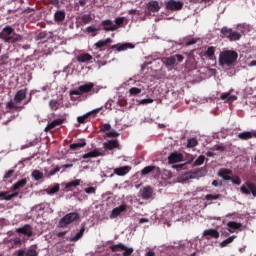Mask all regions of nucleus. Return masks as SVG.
Wrapping results in <instances>:
<instances>
[{
	"label": "nucleus",
	"mask_w": 256,
	"mask_h": 256,
	"mask_svg": "<svg viewBox=\"0 0 256 256\" xmlns=\"http://www.w3.org/2000/svg\"><path fill=\"white\" fill-rule=\"evenodd\" d=\"M239 54L235 50H224L220 53L218 63L220 67H235Z\"/></svg>",
	"instance_id": "obj_1"
},
{
	"label": "nucleus",
	"mask_w": 256,
	"mask_h": 256,
	"mask_svg": "<svg viewBox=\"0 0 256 256\" xmlns=\"http://www.w3.org/2000/svg\"><path fill=\"white\" fill-rule=\"evenodd\" d=\"M125 23V17H118L114 20H103L101 22V26L103 27L104 31H117L118 29H121V25Z\"/></svg>",
	"instance_id": "obj_2"
},
{
	"label": "nucleus",
	"mask_w": 256,
	"mask_h": 256,
	"mask_svg": "<svg viewBox=\"0 0 256 256\" xmlns=\"http://www.w3.org/2000/svg\"><path fill=\"white\" fill-rule=\"evenodd\" d=\"M77 219H79L78 213L71 212L69 214H66L63 218L60 219L59 227L65 229L67 225H71V223H73V221H77Z\"/></svg>",
	"instance_id": "obj_3"
},
{
	"label": "nucleus",
	"mask_w": 256,
	"mask_h": 256,
	"mask_svg": "<svg viewBox=\"0 0 256 256\" xmlns=\"http://www.w3.org/2000/svg\"><path fill=\"white\" fill-rule=\"evenodd\" d=\"M221 34L224 37H227L229 41H239V39H241V33L233 31V29L231 28L223 27L221 29Z\"/></svg>",
	"instance_id": "obj_4"
},
{
	"label": "nucleus",
	"mask_w": 256,
	"mask_h": 256,
	"mask_svg": "<svg viewBox=\"0 0 256 256\" xmlns=\"http://www.w3.org/2000/svg\"><path fill=\"white\" fill-rule=\"evenodd\" d=\"M111 251L113 253H122L124 256H129L133 254V248L125 246L123 243H119L111 246Z\"/></svg>",
	"instance_id": "obj_5"
},
{
	"label": "nucleus",
	"mask_w": 256,
	"mask_h": 256,
	"mask_svg": "<svg viewBox=\"0 0 256 256\" xmlns=\"http://www.w3.org/2000/svg\"><path fill=\"white\" fill-rule=\"evenodd\" d=\"M241 193L244 195H253L256 197V184L253 182H246L244 185L240 187Z\"/></svg>",
	"instance_id": "obj_6"
},
{
	"label": "nucleus",
	"mask_w": 256,
	"mask_h": 256,
	"mask_svg": "<svg viewBox=\"0 0 256 256\" xmlns=\"http://www.w3.org/2000/svg\"><path fill=\"white\" fill-rule=\"evenodd\" d=\"M207 175L206 169H200L190 174H186L182 177L183 181H187L189 179H201V177H205Z\"/></svg>",
	"instance_id": "obj_7"
},
{
	"label": "nucleus",
	"mask_w": 256,
	"mask_h": 256,
	"mask_svg": "<svg viewBox=\"0 0 256 256\" xmlns=\"http://www.w3.org/2000/svg\"><path fill=\"white\" fill-rule=\"evenodd\" d=\"M166 9L168 11H181V9H183V2L169 0L166 2Z\"/></svg>",
	"instance_id": "obj_8"
},
{
	"label": "nucleus",
	"mask_w": 256,
	"mask_h": 256,
	"mask_svg": "<svg viewBox=\"0 0 256 256\" xmlns=\"http://www.w3.org/2000/svg\"><path fill=\"white\" fill-rule=\"evenodd\" d=\"M15 33V29H13V27L11 26H6L2 29V31L0 32V39H3V41H5V43H7V41H9L10 37Z\"/></svg>",
	"instance_id": "obj_9"
},
{
	"label": "nucleus",
	"mask_w": 256,
	"mask_h": 256,
	"mask_svg": "<svg viewBox=\"0 0 256 256\" xmlns=\"http://www.w3.org/2000/svg\"><path fill=\"white\" fill-rule=\"evenodd\" d=\"M16 233H21L22 235H26V237H33V228L29 224H25L24 226L17 228Z\"/></svg>",
	"instance_id": "obj_10"
},
{
	"label": "nucleus",
	"mask_w": 256,
	"mask_h": 256,
	"mask_svg": "<svg viewBox=\"0 0 256 256\" xmlns=\"http://www.w3.org/2000/svg\"><path fill=\"white\" fill-rule=\"evenodd\" d=\"M183 161V154L181 153H171L168 157V163L173 164V163H181Z\"/></svg>",
	"instance_id": "obj_11"
},
{
	"label": "nucleus",
	"mask_w": 256,
	"mask_h": 256,
	"mask_svg": "<svg viewBox=\"0 0 256 256\" xmlns=\"http://www.w3.org/2000/svg\"><path fill=\"white\" fill-rule=\"evenodd\" d=\"M231 173L232 171L227 169V168H221L217 175L218 177H221L222 179H224V181H229L231 179Z\"/></svg>",
	"instance_id": "obj_12"
},
{
	"label": "nucleus",
	"mask_w": 256,
	"mask_h": 256,
	"mask_svg": "<svg viewBox=\"0 0 256 256\" xmlns=\"http://www.w3.org/2000/svg\"><path fill=\"white\" fill-rule=\"evenodd\" d=\"M19 195V192L9 193V192H0V200L1 201H11V199L17 197Z\"/></svg>",
	"instance_id": "obj_13"
},
{
	"label": "nucleus",
	"mask_w": 256,
	"mask_h": 256,
	"mask_svg": "<svg viewBox=\"0 0 256 256\" xmlns=\"http://www.w3.org/2000/svg\"><path fill=\"white\" fill-rule=\"evenodd\" d=\"M238 137L242 141H247V139H253V137L256 138V131H245L238 134Z\"/></svg>",
	"instance_id": "obj_14"
},
{
	"label": "nucleus",
	"mask_w": 256,
	"mask_h": 256,
	"mask_svg": "<svg viewBox=\"0 0 256 256\" xmlns=\"http://www.w3.org/2000/svg\"><path fill=\"white\" fill-rule=\"evenodd\" d=\"M151 195H153V188L151 186H146L140 190V196L143 199H151Z\"/></svg>",
	"instance_id": "obj_15"
},
{
	"label": "nucleus",
	"mask_w": 256,
	"mask_h": 256,
	"mask_svg": "<svg viewBox=\"0 0 256 256\" xmlns=\"http://www.w3.org/2000/svg\"><path fill=\"white\" fill-rule=\"evenodd\" d=\"M131 171V168L129 166H123L120 168L114 169V175H118L119 177H124V175H127Z\"/></svg>",
	"instance_id": "obj_16"
},
{
	"label": "nucleus",
	"mask_w": 256,
	"mask_h": 256,
	"mask_svg": "<svg viewBox=\"0 0 256 256\" xmlns=\"http://www.w3.org/2000/svg\"><path fill=\"white\" fill-rule=\"evenodd\" d=\"M104 149H108L109 151H113V149H117L119 147V142L117 140H109L103 143Z\"/></svg>",
	"instance_id": "obj_17"
},
{
	"label": "nucleus",
	"mask_w": 256,
	"mask_h": 256,
	"mask_svg": "<svg viewBox=\"0 0 256 256\" xmlns=\"http://www.w3.org/2000/svg\"><path fill=\"white\" fill-rule=\"evenodd\" d=\"M25 97H27V91L26 90H19L15 96H14V103L19 104L21 103V101H23V99H25Z\"/></svg>",
	"instance_id": "obj_18"
},
{
	"label": "nucleus",
	"mask_w": 256,
	"mask_h": 256,
	"mask_svg": "<svg viewBox=\"0 0 256 256\" xmlns=\"http://www.w3.org/2000/svg\"><path fill=\"white\" fill-rule=\"evenodd\" d=\"M202 235L203 237H213V239H219V231L213 228L204 230Z\"/></svg>",
	"instance_id": "obj_19"
},
{
	"label": "nucleus",
	"mask_w": 256,
	"mask_h": 256,
	"mask_svg": "<svg viewBox=\"0 0 256 256\" xmlns=\"http://www.w3.org/2000/svg\"><path fill=\"white\" fill-rule=\"evenodd\" d=\"M148 11H152V13H157L159 9H161V6H159L158 1H150L147 4Z\"/></svg>",
	"instance_id": "obj_20"
},
{
	"label": "nucleus",
	"mask_w": 256,
	"mask_h": 256,
	"mask_svg": "<svg viewBox=\"0 0 256 256\" xmlns=\"http://www.w3.org/2000/svg\"><path fill=\"white\" fill-rule=\"evenodd\" d=\"M226 225L228 227L229 233H235V230L240 229L241 227H243V224L233 222V221L228 222Z\"/></svg>",
	"instance_id": "obj_21"
},
{
	"label": "nucleus",
	"mask_w": 256,
	"mask_h": 256,
	"mask_svg": "<svg viewBox=\"0 0 256 256\" xmlns=\"http://www.w3.org/2000/svg\"><path fill=\"white\" fill-rule=\"evenodd\" d=\"M127 206L125 204L120 205L112 210L111 217H119L123 211H126Z\"/></svg>",
	"instance_id": "obj_22"
},
{
	"label": "nucleus",
	"mask_w": 256,
	"mask_h": 256,
	"mask_svg": "<svg viewBox=\"0 0 256 256\" xmlns=\"http://www.w3.org/2000/svg\"><path fill=\"white\" fill-rule=\"evenodd\" d=\"M54 20L56 21V23H61L65 21V11L63 10L56 11L54 14Z\"/></svg>",
	"instance_id": "obj_23"
},
{
	"label": "nucleus",
	"mask_w": 256,
	"mask_h": 256,
	"mask_svg": "<svg viewBox=\"0 0 256 256\" xmlns=\"http://www.w3.org/2000/svg\"><path fill=\"white\" fill-rule=\"evenodd\" d=\"M115 48L117 49V51H126V49H134L135 45H133L132 43H124L119 46L114 45L113 49Z\"/></svg>",
	"instance_id": "obj_24"
},
{
	"label": "nucleus",
	"mask_w": 256,
	"mask_h": 256,
	"mask_svg": "<svg viewBox=\"0 0 256 256\" xmlns=\"http://www.w3.org/2000/svg\"><path fill=\"white\" fill-rule=\"evenodd\" d=\"M93 87H95V85L91 82L81 85L79 86V91L83 93H89V91H91V89H93Z\"/></svg>",
	"instance_id": "obj_25"
},
{
	"label": "nucleus",
	"mask_w": 256,
	"mask_h": 256,
	"mask_svg": "<svg viewBox=\"0 0 256 256\" xmlns=\"http://www.w3.org/2000/svg\"><path fill=\"white\" fill-rule=\"evenodd\" d=\"M91 59H93V56H91V54H80L77 57V61H79V63H87V61H91Z\"/></svg>",
	"instance_id": "obj_26"
},
{
	"label": "nucleus",
	"mask_w": 256,
	"mask_h": 256,
	"mask_svg": "<svg viewBox=\"0 0 256 256\" xmlns=\"http://www.w3.org/2000/svg\"><path fill=\"white\" fill-rule=\"evenodd\" d=\"M61 123H63V119L61 118H58L52 122H50L46 128H45V131H49L50 129H54V127H57V125H61Z\"/></svg>",
	"instance_id": "obj_27"
},
{
	"label": "nucleus",
	"mask_w": 256,
	"mask_h": 256,
	"mask_svg": "<svg viewBox=\"0 0 256 256\" xmlns=\"http://www.w3.org/2000/svg\"><path fill=\"white\" fill-rule=\"evenodd\" d=\"M220 99H222V101H237V96L231 93H223L220 96Z\"/></svg>",
	"instance_id": "obj_28"
},
{
	"label": "nucleus",
	"mask_w": 256,
	"mask_h": 256,
	"mask_svg": "<svg viewBox=\"0 0 256 256\" xmlns=\"http://www.w3.org/2000/svg\"><path fill=\"white\" fill-rule=\"evenodd\" d=\"M25 185H27V180L26 179H22L18 182H16L13 187H12V191H17L21 188H23Z\"/></svg>",
	"instance_id": "obj_29"
},
{
	"label": "nucleus",
	"mask_w": 256,
	"mask_h": 256,
	"mask_svg": "<svg viewBox=\"0 0 256 256\" xmlns=\"http://www.w3.org/2000/svg\"><path fill=\"white\" fill-rule=\"evenodd\" d=\"M175 63H177L175 56H170V57L165 58L164 64L166 65V67H173V65H175Z\"/></svg>",
	"instance_id": "obj_30"
},
{
	"label": "nucleus",
	"mask_w": 256,
	"mask_h": 256,
	"mask_svg": "<svg viewBox=\"0 0 256 256\" xmlns=\"http://www.w3.org/2000/svg\"><path fill=\"white\" fill-rule=\"evenodd\" d=\"M91 113H99V109H95L91 112L84 114L83 116H79L77 118L78 123H85V119H87L89 117V115H91Z\"/></svg>",
	"instance_id": "obj_31"
},
{
	"label": "nucleus",
	"mask_w": 256,
	"mask_h": 256,
	"mask_svg": "<svg viewBox=\"0 0 256 256\" xmlns=\"http://www.w3.org/2000/svg\"><path fill=\"white\" fill-rule=\"evenodd\" d=\"M101 155L99 151L94 150L83 155V159H89L91 157H99Z\"/></svg>",
	"instance_id": "obj_32"
},
{
	"label": "nucleus",
	"mask_w": 256,
	"mask_h": 256,
	"mask_svg": "<svg viewBox=\"0 0 256 256\" xmlns=\"http://www.w3.org/2000/svg\"><path fill=\"white\" fill-rule=\"evenodd\" d=\"M17 41H21V35L12 33V36H10L9 41L7 43H17Z\"/></svg>",
	"instance_id": "obj_33"
},
{
	"label": "nucleus",
	"mask_w": 256,
	"mask_h": 256,
	"mask_svg": "<svg viewBox=\"0 0 256 256\" xmlns=\"http://www.w3.org/2000/svg\"><path fill=\"white\" fill-rule=\"evenodd\" d=\"M85 145H87V143H85V141L74 143V144L70 145V149L75 151L77 149H81L82 147H85Z\"/></svg>",
	"instance_id": "obj_34"
},
{
	"label": "nucleus",
	"mask_w": 256,
	"mask_h": 256,
	"mask_svg": "<svg viewBox=\"0 0 256 256\" xmlns=\"http://www.w3.org/2000/svg\"><path fill=\"white\" fill-rule=\"evenodd\" d=\"M32 177L35 179V181H40V179H43V172L39 170H34L32 172Z\"/></svg>",
	"instance_id": "obj_35"
},
{
	"label": "nucleus",
	"mask_w": 256,
	"mask_h": 256,
	"mask_svg": "<svg viewBox=\"0 0 256 256\" xmlns=\"http://www.w3.org/2000/svg\"><path fill=\"white\" fill-rule=\"evenodd\" d=\"M79 185H81V180H74V181L68 182L65 188L71 189V187H79Z\"/></svg>",
	"instance_id": "obj_36"
},
{
	"label": "nucleus",
	"mask_w": 256,
	"mask_h": 256,
	"mask_svg": "<svg viewBox=\"0 0 256 256\" xmlns=\"http://www.w3.org/2000/svg\"><path fill=\"white\" fill-rule=\"evenodd\" d=\"M236 236H230L229 238H227L226 240L222 241L220 243V247H227V245L233 243V241L235 240Z\"/></svg>",
	"instance_id": "obj_37"
},
{
	"label": "nucleus",
	"mask_w": 256,
	"mask_h": 256,
	"mask_svg": "<svg viewBox=\"0 0 256 256\" xmlns=\"http://www.w3.org/2000/svg\"><path fill=\"white\" fill-rule=\"evenodd\" d=\"M85 233V228H82L74 237L70 238V241H79Z\"/></svg>",
	"instance_id": "obj_38"
},
{
	"label": "nucleus",
	"mask_w": 256,
	"mask_h": 256,
	"mask_svg": "<svg viewBox=\"0 0 256 256\" xmlns=\"http://www.w3.org/2000/svg\"><path fill=\"white\" fill-rule=\"evenodd\" d=\"M81 20L85 25H87L88 23H91V21H93V18L91 17V14H84Z\"/></svg>",
	"instance_id": "obj_39"
},
{
	"label": "nucleus",
	"mask_w": 256,
	"mask_h": 256,
	"mask_svg": "<svg viewBox=\"0 0 256 256\" xmlns=\"http://www.w3.org/2000/svg\"><path fill=\"white\" fill-rule=\"evenodd\" d=\"M49 107L52 109V111H57L59 107V102H57V100H51L49 102Z\"/></svg>",
	"instance_id": "obj_40"
},
{
	"label": "nucleus",
	"mask_w": 256,
	"mask_h": 256,
	"mask_svg": "<svg viewBox=\"0 0 256 256\" xmlns=\"http://www.w3.org/2000/svg\"><path fill=\"white\" fill-rule=\"evenodd\" d=\"M155 170V166H147L144 169H142V175H149L151 171Z\"/></svg>",
	"instance_id": "obj_41"
},
{
	"label": "nucleus",
	"mask_w": 256,
	"mask_h": 256,
	"mask_svg": "<svg viewBox=\"0 0 256 256\" xmlns=\"http://www.w3.org/2000/svg\"><path fill=\"white\" fill-rule=\"evenodd\" d=\"M16 105H17V103H15V100H13V101L8 102L6 104V107H7V109H15V111H17L19 109V107Z\"/></svg>",
	"instance_id": "obj_42"
},
{
	"label": "nucleus",
	"mask_w": 256,
	"mask_h": 256,
	"mask_svg": "<svg viewBox=\"0 0 256 256\" xmlns=\"http://www.w3.org/2000/svg\"><path fill=\"white\" fill-rule=\"evenodd\" d=\"M87 33H93L92 37H95V35H97V31H99V29L95 28L94 26H88L86 28Z\"/></svg>",
	"instance_id": "obj_43"
},
{
	"label": "nucleus",
	"mask_w": 256,
	"mask_h": 256,
	"mask_svg": "<svg viewBox=\"0 0 256 256\" xmlns=\"http://www.w3.org/2000/svg\"><path fill=\"white\" fill-rule=\"evenodd\" d=\"M219 197H221V195L216 194V195H212V194H208L205 196L206 201H215L217 199H219Z\"/></svg>",
	"instance_id": "obj_44"
},
{
	"label": "nucleus",
	"mask_w": 256,
	"mask_h": 256,
	"mask_svg": "<svg viewBox=\"0 0 256 256\" xmlns=\"http://www.w3.org/2000/svg\"><path fill=\"white\" fill-rule=\"evenodd\" d=\"M203 163H205V156H204V155H200V156L195 160V165L199 166V165H203Z\"/></svg>",
	"instance_id": "obj_45"
},
{
	"label": "nucleus",
	"mask_w": 256,
	"mask_h": 256,
	"mask_svg": "<svg viewBox=\"0 0 256 256\" xmlns=\"http://www.w3.org/2000/svg\"><path fill=\"white\" fill-rule=\"evenodd\" d=\"M130 95H139L141 93V89L137 87H132L129 89Z\"/></svg>",
	"instance_id": "obj_46"
},
{
	"label": "nucleus",
	"mask_w": 256,
	"mask_h": 256,
	"mask_svg": "<svg viewBox=\"0 0 256 256\" xmlns=\"http://www.w3.org/2000/svg\"><path fill=\"white\" fill-rule=\"evenodd\" d=\"M215 55V47L211 46L206 51V57H213Z\"/></svg>",
	"instance_id": "obj_47"
},
{
	"label": "nucleus",
	"mask_w": 256,
	"mask_h": 256,
	"mask_svg": "<svg viewBox=\"0 0 256 256\" xmlns=\"http://www.w3.org/2000/svg\"><path fill=\"white\" fill-rule=\"evenodd\" d=\"M229 181H231L234 185H241V178H239V176L231 177Z\"/></svg>",
	"instance_id": "obj_48"
},
{
	"label": "nucleus",
	"mask_w": 256,
	"mask_h": 256,
	"mask_svg": "<svg viewBox=\"0 0 256 256\" xmlns=\"http://www.w3.org/2000/svg\"><path fill=\"white\" fill-rule=\"evenodd\" d=\"M187 147H197V139H195V138L189 139Z\"/></svg>",
	"instance_id": "obj_49"
},
{
	"label": "nucleus",
	"mask_w": 256,
	"mask_h": 256,
	"mask_svg": "<svg viewBox=\"0 0 256 256\" xmlns=\"http://www.w3.org/2000/svg\"><path fill=\"white\" fill-rule=\"evenodd\" d=\"M59 192V185H55L54 187H52L49 191L48 194L49 195H55V193Z\"/></svg>",
	"instance_id": "obj_50"
},
{
	"label": "nucleus",
	"mask_w": 256,
	"mask_h": 256,
	"mask_svg": "<svg viewBox=\"0 0 256 256\" xmlns=\"http://www.w3.org/2000/svg\"><path fill=\"white\" fill-rule=\"evenodd\" d=\"M106 137H119V133H117L115 130H112L106 133Z\"/></svg>",
	"instance_id": "obj_51"
},
{
	"label": "nucleus",
	"mask_w": 256,
	"mask_h": 256,
	"mask_svg": "<svg viewBox=\"0 0 256 256\" xmlns=\"http://www.w3.org/2000/svg\"><path fill=\"white\" fill-rule=\"evenodd\" d=\"M105 45H107L105 40H100L95 43V47H97V49H101V47H105Z\"/></svg>",
	"instance_id": "obj_52"
},
{
	"label": "nucleus",
	"mask_w": 256,
	"mask_h": 256,
	"mask_svg": "<svg viewBox=\"0 0 256 256\" xmlns=\"http://www.w3.org/2000/svg\"><path fill=\"white\" fill-rule=\"evenodd\" d=\"M13 173H15V170H8L4 175V179H11V177H13Z\"/></svg>",
	"instance_id": "obj_53"
},
{
	"label": "nucleus",
	"mask_w": 256,
	"mask_h": 256,
	"mask_svg": "<svg viewBox=\"0 0 256 256\" xmlns=\"http://www.w3.org/2000/svg\"><path fill=\"white\" fill-rule=\"evenodd\" d=\"M38 253H37V250L35 249H29L26 253V256H37Z\"/></svg>",
	"instance_id": "obj_54"
},
{
	"label": "nucleus",
	"mask_w": 256,
	"mask_h": 256,
	"mask_svg": "<svg viewBox=\"0 0 256 256\" xmlns=\"http://www.w3.org/2000/svg\"><path fill=\"white\" fill-rule=\"evenodd\" d=\"M100 131H102L103 133H105V131H111V124H104Z\"/></svg>",
	"instance_id": "obj_55"
},
{
	"label": "nucleus",
	"mask_w": 256,
	"mask_h": 256,
	"mask_svg": "<svg viewBox=\"0 0 256 256\" xmlns=\"http://www.w3.org/2000/svg\"><path fill=\"white\" fill-rule=\"evenodd\" d=\"M141 105H148L149 103H153V99L148 98V99H143L141 100Z\"/></svg>",
	"instance_id": "obj_56"
},
{
	"label": "nucleus",
	"mask_w": 256,
	"mask_h": 256,
	"mask_svg": "<svg viewBox=\"0 0 256 256\" xmlns=\"http://www.w3.org/2000/svg\"><path fill=\"white\" fill-rule=\"evenodd\" d=\"M212 185H213V187H221V185H223V182L222 181H219V180H214L213 182H212Z\"/></svg>",
	"instance_id": "obj_57"
},
{
	"label": "nucleus",
	"mask_w": 256,
	"mask_h": 256,
	"mask_svg": "<svg viewBox=\"0 0 256 256\" xmlns=\"http://www.w3.org/2000/svg\"><path fill=\"white\" fill-rule=\"evenodd\" d=\"M85 193L91 194V193H95V187H89L85 189Z\"/></svg>",
	"instance_id": "obj_58"
},
{
	"label": "nucleus",
	"mask_w": 256,
	"mask_h": 256,
	"mask_svg": "<svg viewBox=\"0 0 256 256\" xmlns=\"http://www.w3.org/2000/svg\"><path fill=\"white\" fill-rule=\"evenodd\" d=\"M174 57H176L179 63H183V59H185V57H183L181 54H176Z\"/></svg>",
	"instance_id": "obj_59"
},
{
	"label": "nucleus",
	"mask_w": 256,
	"mask_h": 256,
	"mask_svg": "<svg viewBox=\"0 0 256 256\" xmlns=\"http://www.w3.org/2000/svg\"><path fill=\"white\" fill-rule=\"evenodd\" d=\"M70 95H83V94H82L81 90L78 89V90L71 91Z\"/></svg>",
	"instance_id": "obj_60"
},
{
	"label": "nucleus",
	"mask_w": 256,
	"mask_h": 256,
	"mask_svg": "<svg viewBox=\"0 0 256 256\" xmlns=\"http://www.w3.org/2000/svg\"><path fill=\"white\" fill-rule=\"evenodd\" d=\"M164 175H165V177H167L168 179H172V177H173V174L171 173V171H165V172H164Z\"/></svg>",
	"instance_id": "obj_61"
},
{
	"label": "nucleus",
	"mask_w": 256,
	"mask_h": 256,
	"mask_svg": "<svg viewBox=\"0 0 256 256\" xmlns=\"http://www.w3.org/2000/svg\"><path fill=\"white\" fill-rule=\"evenodd\" d=\"M13 243H14V245H21V238H14L13 239Z\"/></svg>",
	"instance_id": "obj_62"
},
{
	"label": "nucleus",
	"mask_w": 256,
	"mask_h": 256,
	"mask_svg": "<svg viewBox=\"0 0 256 256\" xmlns=\"http://www.w3.org/2000/svg\"><path fill=\"white\" fill-rule=\"evenodd\" d=\"M7 59H9V56H8V55H2V56H0V61H1L2 63H5V61H7Z\"/></svg>",
	"instance_id": "obj_63"
},
{
	"label": "nucleus",
	"mask_w": 256,
	"mask_h": 256,
	"mask_svg": "<svg viewBox=\"0 0 256 256\" xmlns=\"http://www.w3.org/2000/svg\"><path fill=\"white\" fill-rule=\"evenodd\" d=\"M61 171V168L57 166L53 171L50 172V175H55V173H59Z\"/></svg>",
	"instance_id": "obj_64"
}]
</instances>
